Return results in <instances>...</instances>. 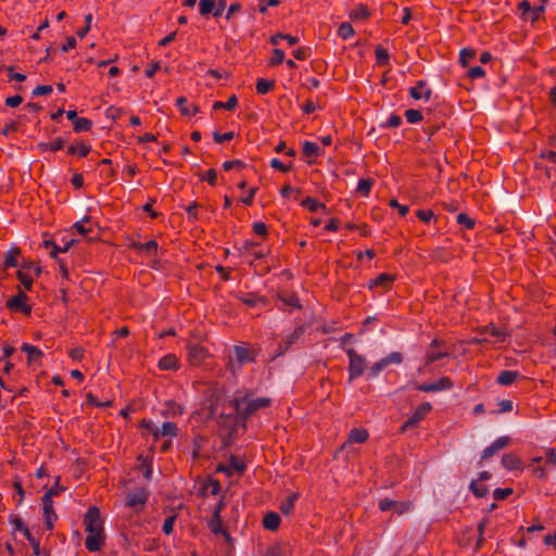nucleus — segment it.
I'll use <instances>...</instances> for the list:
<instances>
[{
  "label": "nucleus",
  "instance_id": "f257e3e1",
  "mask_svg": "<svg viewBox=\"0 0 556 556\" xmlns=\"http://www.w3.org/2000/svg\"><path fill=\"white\" fill-rule=\"evenodd\" d=\"M349 358V382H352L362 377L367 370V379H375L390 365H401L404 362V356L401 352H391L384 357L367 367L366 357L359 354L355 349L348 348L344 350Z\"/></svg>",
  "mask_w": 556,
  "mask_h": 556
},
{
  "label": "nucleus",
  "instance_id": "f03ea898",
  "mask_svg": "<svg viewBox=\"0 0 556 556\" xmlns=\"http://www.w3.org/2000/svg\"><path fill=\"white\" fill-rule=\"evenodd\" d=\"M85 531L88 535L85 541L86 548L93 553L99 552L105 545L104 520L98 506H90L84 516Z\"/></svg>",
  "mask_w": 556,
  "mask_h": 556
},
{
  "label": "nucleus",
  "instance_id": "7ed1b4c3",
  "mask_svg": "<svg viewBox=\"0 0 556 556\" xmlns=\"http://www.w3.org/2000/svg\"><path fill=\"white\" fill-rule=\"evenodd\" d=\"M273 404L270 397L261 396L254 397L253 391L248 389L242 394L236 395L229 401V406L240 412V419L248 422V420L256 414L257 410L268 408Z\"/></svg>",
  "mask_w": 556,
  "mask_h": 556
},
{
  "label": "nucleus",
  "instance_id": "20e7f679",
  "mask_svg": "<svg viewBox=\"0 0 556 556\" xmlns=\"http://www.w3.org/2000/svg\"><path fill=\"white\" fill-rule=\"evenodd\" d=\"M451 355L450 348L441 338H434L428 345L425 356L422 358L424 366L418 368V372L421 374L425 369H427L433 363L448 357Z\"/></svg>",
  "mask_w": 556,
  "mask_h": 556
},
{
  "label": "nucleus",
  "instance_id": "39448f33",
  "mask_svg": "<svg viewBox=\"0 0 556 556\" xmlns=\"http://www.w3.org/2000/svg\"><path fill=\"white\" fill-rule=\"evenodd\" d=\"M233 356L238 369H241L244 365L255 363L256 357L260 354L261 349L254 348L251 343L243 342L238 345H233Z\"/></svg>",
  "mask_w": 556,
  "mask_h": 556
},
{
  "label": "nucleus",
  "instance_id": "423d86ee",
  "mask_svg": "<svg viewBox=\"0 0 556 556\" xmlns=\"http://www.w3.org/2000/svg\"><path fill=\"white\" fill-rule=\"evenodd\" d=\"M217 422L222 430L226 432H238L239 428L247 429L245 421L240 419V412L235 409L229 414L220 413Z\"/></svg>",
  "mask_w": 556,
  "mask_h": 556
},
{
  "label": "nucleus",
  "instance_id": "0eeeda50",
  "mask_svg": "<svg viewBox=\"0 0 556 556\" xmlns=\"http://www.w3.org/2000/svg\"><path fill=\"white\" fill-rule=\"evenodd\" d=\"M544 10L543 4L532 5L528 0H522L517 5V12L520 18L530 23L538 21L544 13Z\"/></svg>",
  "mask_w": 556,
  "mask_h": 556
},
{
  "label": "nucleus",
  "instance_id": "6e6552de",
  "mask_svg": "<svg viewBox=\"0 0 556 556\" xmlns=\"http://www.w3.org/2000/svg\"><path fill=\"white\" fill-rule=\"evenodd\" d=\"M432 410L430 402H422L414 413L408 417L406 421L401 426V432H405L409 429L416 428L418 424L426 418V416Z\"/></svg>",
  "mask_w": 556,
  "mask_h": 556
},
{
  "label": "nucleus",
  "instance_id": "1a4fd4ad",
  "mask_svg": "<svg viewBox=\"0 0 556 556\" xmlns=\"http://www.w3.org/2000/svg\"><path fill=\"white\" fill-rule=\"evenodd\" d=\"M378 508L381 511H388L393 509L397 515H403L410 511L414 508V505L413 502L410 501H395L386 497L379 500Z\"/></svg>",
  "mask_w": 556,
  "mask_h": 556
},
{
  "label": "nucleus",
  "instance_id": "9d476101",
  "mask_svg": "<svg viewBox=\"0 0 556 556\" xmlns=\"http://www.w3.org/2000/svg\"><path fill=\"white\" fill-rule=\"evenodd\" d=\"M245 470L247 465L244 460L236 455H231L229 457L228 465L220 463L216 467V472L226 473L228 477H231L233 472H237L239 476H242L245 472Z\"/></svg>",
  "mask_w": 556,
  "mask_h": 556
},
{
  "label": "nucleus",
  "instance_id": "9b49d317",
  "mask_svg": "<svg viewBox=\"0 0 556 556\" xmlns=\"http://www.w3.org/2000/svg\"><path fill=\"white\" fill-rule=\"evenodd\" d=\"M226 9L225 0H200L199 12L203 16L212 14L214 17L223 15Z\"/></svg>",
  "mask_w": 556,
  "mask_h": 556
},
{
  "label": "nucleus",
  "instance_id": "f8f14e48",
  "mask_svg": "<svg viewBox=\"0 0 556 556\" xmlns=\"http://www.w3.org/2000/svg\"><path fill=\"white\" fill-rule=\"evenodd\" d=\"M187 349L188 362L191 366H201L211 356L208 350L200 344L189 343Z\"/></svg>",
  "mask_w": 556,
  "mask_h": 556
},
{
  "label": "nucleus",
  "instance_id": "ddd939ff",
  "mask_svg": "<svg viewBox=\"0 0 556 556\" xmlns=\"http://www.w3.org/2000/svg\"><path fill=\"white\" fill-rule=\"evenodd\" d=\"M236 299L249 307H267L269 301L266 296L260 295L255 292H237Z\"/></svg>",
  "mask_w": 556,
  "mask_h": 556
},
{
  "label": "nucleus",
  "instance_id": "4468645a",
  "mask_svg": "<svg viewBox=\"0 0 556 556\" xmlns=\"http://www.w3.org/2000/svg\"><path fill=\"white\" fill-rule=\"evenodd\" d=\"M27 294L18 289V293L7 301V307L12 312H21L25 315H30L31 306L27 305Z\"/></svg>",
  "mask_w": 556,
  "mask_h": 556
},
{
  "label": "nucleus",
  "instance_id": "2eb2a0df",
  "mask_svg": "<svg viewBox=\"0 0 556 556\" xmlns=\"http://www.w3.org/2000/svg\"><path fill=\"white\" fill-rule=\"evenodd\" d=\"M445 126L443 117H437L431 111L426 113L425 125L422 131L429 137L434 136L442 127Z\"/></svg>",
  "mask_w": 556,
  "mask_h": 556
},
{
  "label": "nucleus",
  "instance_id": "dca6fc26",
  "mask_svg": "<svg viewBox=\"0 0 556 556\" xmlns=\"http://www.w3.org/2000/svg\"><path fill=\"white\" fill-rule=\"evenodd\" d=\"M148 498V490L146 488H140L127 493L125 504L130 508H137L138 506L142 508L147 503Z\"/></svg>",
  "mask_w": 556,
  "mask_h": 556
},
{
  "label": "nucleus",
  "instance_id": "f3484780",
  "mask_svg": "<svg viewBox=\"0 0 556 556\" xmlns=\"http://www.w3.org/2000/svg\"><path fill=\"white\" fill-rule=\"evenodd\" d=\"M395 281V276L387 273L379 274L375 279L370 280L369 289H380L381 292H387L392 289Z\"/></svg>",
  "mask_w": 556,
  "mask_h": 556
},
{
  "label": "nucleus",
  "instance_id": "a211bd4d",
  "mask_svg": "<svg viewBox=\"0 0 556 556\" xmlns=\"http://www.w3.org/2000/svg\"><path fill=\"white\" fill-rule=\"evenodd\" d=\"M128 248L136 252H144L147 255H157V242L155 240H150L144 243L129 240Z\"/></svg>",
  "mask_w": 556,
  "mask_h": 556
},
{
  "label": "nucleus",
  "instance_id": "6ab92c4d",
  "mask_svg": "<svg viewBox=\"0 0 556 556\" xmlns=\"http://www.w3.org/2000/svg\"><path fill=\"white\" fill-rule=\"evenodd\" d=\"M208 528L214 534H222L226 541H231V535L228 530L223 527L222 517L217 511H213L211 520L208 521Z\"/></svg>",
  "mask_w": 556,
  "mask_h": 556
},
{
  "label": "nucleus",
  "instance_id": "aec40b11",
  "mask_svg": "<svg viewBox=\"0 0 556 556\" xmlns=\"http://www.w3.org/2000/svg\"><path fill=\"white\" fill-rule=\"evenodd\" d=\"M211 489L212 495H217L220 490L222 485L219 480L208 476L203 482L199 491V496H205L207 490Z\"/></svg>",
  "mask_w": 556,
  "mask_h": 556
},
{
  "label": "nucleus",
  "instance_id": "412c9836",
  "mask_svg": "<svg viewBox=\"0 0 556 556\" xmlns=\"http://www.w3.org/2000/svg\"><path fill=\"white\" fill-rule=\"evenodd\" d=\"M427 86V83L425 80H418L414 87L409 89V94L414 100H420L421 98L426 100H430L432 96L431 89H426L424 92H421L422 89H425Z\"/></svg>",
  "mask_w": 556,
  "mask_h": 556
},
{
  "label": "nucleus",
  "instance_id": "4be33fe9",
  "mask_svg": "<svg viewBox=\"0 0 556 556\" xmlns=\"http://www.w3.org/2000/svg\"><path fill=\"white\" fill-rule=\"evenodd\" d=\"M161 370H178L180 367L179 359L175 354L168 353L164 355L157 364Z\"/></svg>",
  "mask_w": 556,
  "mask_h": 556
},
{
  "label": "nucleus",
  "instance_id": "5701e85b",
  "mask_svg": "<svg viewBox=\"0 0 556 556\" xmlns=\"http://www.w3.org/2000/svg\"><path fill=\"white\" fill-rule=\"evenodd\" d=\"M501 463L507 470L521 469L522 462L515 453H507L502 456Z\"/></svg>",
  "mask_w": 556,
  "mask_h": 556
},
{
  "label": "nucleus",
  "instance_id": "b1692460",
  "mask_svg": "<svg viewBox=\"0 0 556 556\" xmlns=\"http://www.w3.org/2000/svg\"><path fill=\"white\" fill-rule=\"evenodd\" d=\"M22 254V250L21 248L18 247H12L5 257H4V261H3V264H2V270H7L8 268H11V267H16L18 265V262H17V257Z\"/></svg>",
  "mask_w": 556,
  "mask_h": 556
},
{
  "label": "nucleus",
  "instance_id": "393cba45",
  "mask_svg": "<svg viewBox=\"0 0 556 556\" xmlns=\"http://www.w3.org/2000/svg\"><path fill=\"white\" fill-rule=\"evenodd\" d=\"M280 522V516L275 511H268L265 514L262 521L264 529L269 531H276L279 528Z\"/></svg>",
  "mask_w": 556,
  "mask_h": 556
},
{
  "label": "nucleus",
  "instance_id": "a878e982",
  "mask_svg": "<svg viewBox=\"0 0 556 556\" xmlns=\"http://www.w3.org/2000/svg\"><path fill=\"white\" fill-rule=\"evenodd\" d=\"M520 377V372L517 370H503L496 378V382L500 386L508 387L513 384Z\"/></svg>",
  "mask_w": 556,
  "mask_h": 556
},
{
  "label": "nucleus",
  "instance_id": "bb28decb",
  "mask_svg": "<svg viewBox=\"0 0 556 556\" xmlns=\"http://www.w3.org/2000/svg\"><path fill=\"white\" fill-rule=\"evenodd\" d=\"M277 299L283 305L290 306V307L295 308V309H302L301 301H300L298 294L294 293V292H291L289 294H285V293L279 292L277 294Z\"/></svg>",
  "mask_w": 556,
  "mask_h": 556
},
{
  "label": "nucleus",
  "instance_id": "cd10ccee",
  "mask_svg": "<svg viewBox=\"0 0 556 556\" xmlns=\"http://www.w3.org/2000/svg\"><path fill=\"white\" fill-rule=\"evenodd\" d=\"M21 351L27 354V363L30 365L36 363L43 355L42 352L29 343L24 342L21 346Z\"/></svg>",
  "mask_w": 556,
  "mask_h": 556
},
{
  "label": "nucleus",
  "instance_id": "c85d7f7f",
  "mask_svg": "<svg viewBox=\"0 0 556 556\" xmlns=\"http://www.w3.org/2000/svg\"><path fill=\"white\" fill-rule=\"evenodd\" d=\"M185 413V408L181 404L170 400L165 403V409L162 412L164 417H176L181 416Z\"/></svg>",
  "mask_w": 556,
  "mask_h": 556
},
{
  "label": "nucleus",
  "instance_id": "c756f323",
  "mask_svg": "<svg viewBox=\"0 0 556 556\" xmlns=\"http://www.w3.org/2000/svg\"><path fill=\"white\" fill-rule=\"evenodd\" d=\"M299 497H300V493L299 492H293L290 495H288L280 503V506H279L280 511L283 515H290L293 511L295 502L299 500Z\"/></svg>",
  "mask_w": 556,
  "mask_h": 556
},
{
  "label": "nucleus",
  "instance_id": "7c9ffc66",
  "mask_svg": "<svg viewBox=\"0 0 556 556\" xmlns=\"http://www.w3.org/2000/svg\"><path fill=\"white\" fill-rule=\"evenodd\" d=\"M369 438V433L365 428H353L349 433L348 441L351 443H365Z\"/></svg>",
  "mask_w": 556,
  "mask_h": 556
},
{
  "label": "nucleus",
  "instance_id": "2f4dec72",
  "mask_svg": "<svg viewBox=\"0 0 556 556\" xmlns=\"http://www.w3.org/2000/svg\"><path fill=\"white\" fill-rule=\"evenodd\" d=\"M302 153L306 159H317L321 155V150L319 146L312 141H304Z\"/></svg>",
  "mask_w": 556,
  "mask_h": 556
},
{
  "label": "nucleus",
  "instance_id": "473e14b6",
  "mask_svg": "<svg viewBox=\"0 0 556 556\" xmlns=\"http://www.w3.org/2000/svg\"><path fill=\"white\" fill-rule=\"evenodd\" d=\"M305 327L303 325H299L294 328V330L287 336L282 342L287 348H291L293 344L298 342L299 339H301L304 336Z\"/></svg>",
  "mask_w": 556,
  "mask_h": 556
},
{
  "label": "nucleus",
  "instance_id": "72a5a7b5",
  "mask_svg": "<svg viewBox=\"0 0 556 556\" xmlns=\"http://www.w3.org/2000/svg\"><path fill=\"white\" fill-rule=\"evenodd\" d=\"M275 80L267 78H257L255 89L258 94H266L275 88Z\"/></svg>",
  "mask_w": 556,
  "mask_h": 556
},
{
  "label": "nucleus",
  "instance_id": "f704fd0d",
  "mask_svg": "<svg viewBox=\"0 0 556 556\" xmlns=\"http://www.w3.org/2000/svg\"><path fill=\"white\" fill-rule=\"evenodd\" d=\"M301 205L307 208L309 212H317L319 208H321L325 213H327V206L312 197H306L303 199Z\"/></svg>",
  "mask_w": 556,
  "mask_h": 556
},
{
  "label": "nucleus",
  "instance_id": "c9c22d12",
  "mask_svg": "<svg viewBox=\"0 0 556 556\" xmlns=\"http://www.w3.org/2000/svg\"><path fill=\"white\" fill-rule=\"evenodd\" d=\"M178 435V427L175 422L166 421L159 428V439L161 437L175 438Z\"/></svg>",
  "mask_w": 556,
  "mask_h": 556
},
{
  "label": "nucleus",
  "instance_id": "e433bc0d",
  "mask_svg": "<svg viewBox=\"0 0 556 556\" xmlns=\"http://www.w3.org/2000/svg\"><path fill=\"white\" fill-rule=\"evenodd\" d=\"M238 105V98L236 94H231L226 102L216 101L213 104V110H227L233 111Z\"/></svg>",
  "mask_w": 556,
  "mask_h": 556
},
{
  "label": "nucleus",
  "instance_id": "4c0bfd02",
  "mask_svg": "<svg viewBox=\"0 0 556 556\" xmlns=\"http://www.w3.org/2000/svg\"><path fill=\"white\" fill-rule=\"evenodd\" d=\"M481 333H488L496 338L498 342H504L507 337V333L501 330L500 328L495 327L494 324H489L484 326L481 330Z\"/></svg>",
  "mask_w": 556,
  "mask_h": 556
},
{
  "label": "nucleus",
  "instance_id": "58836bf2",
  "mask_svg": "<svg viewBox=\"0 0 556 556\" xmlns=\"http://www.w3.org/2000/svg\"><path fill=\"white\" fill-rule=\"evenodd\" d=\"M93 122L87 117H78L74 121L73 130L77 134L91 130Z\"/></svg>",
  "mask_w": 556,
  "mask_h": 556
},
{
  "label": "nucleus",
  "instance_id": "ea45409f",
  "mask_svg": "<svg viewBox=\"0 0 556 556\" xmlns=\"http://www.w3.org/2000/svg\"><path fill=\"white\" fill-rule=\"evenodd\" d=\"M370 15L369 10L364 4H358L356 8L351 10L350 18L353 21H365Z\"/></svg>",
  "mask_w": 556,
  "mask_h": 556
},
{
  "label": "nucleus",
  "instance_id": "a19ab883",
  "mask_svg": "<svg viewBox=\"0 0 556 556\" xmlns=\"http://www.w3.org/2000/svg\"><path fill=\"white\" fill-rule=\"evenodd\" d=\"M376 54V63L378 66H387L389 65L390 54L387 49L381 46H377L375 49Z\"/></svg>",
  "mask_w": 556,
  "mask_h": 556
},
{
  "label": "nucleus",
  "instance_id": "79ce46f5",
  "mask_svg": "<svg viewBox=\"0 0 556 556\" xmlns=\"http://www.w3.org/2000/svg\"><path fill=\"white\" fill-rule=\"evenodd\" d=\"M430 257L433 261L446 263L451 257V253L443 247H437L430 252Z\"/></svg>",
  "mask_w": 556,
  "mask_h": 556
},
{
  "label": "nucleus",
  "instance_id": "37998d69",
  "mask_svg": "<svg viewBox=\"0 0 556 556\" xmlns=\"http://www.w3.org/2000/svg\"><path fill=\"white\" fill-rule=\"evenodd\" d=\"M374 182L375 181L371 178L359 179L356 192L362 197H368L374 186Z\"/></svg>",
  "mask_w": 556,
  "mask_h": 556
},
{
  "label": "nucleus",
  "instance_id": "c03bdc74",
  "mask_svg": "<svg viewBox=\"0 0 556 556\" xmlns=\"http://www.w3.org/2000/svg\"><path fill=\"white\" fill-rule=\"evenodd\" d=\"M43 509V520L47 530L53 529V522L58 519V515L53 507H46Z\"/></svg>",
  "mask_w": 556,
  "mask_h": 556
},
{
  "label": "nucleus",
  "instance_id": "a18cd8bd",
  "mask_svg": "<svg viewBox=\"0 0 556 556\" xmlns=\"http://www.w3.org/2000/svg\"><path fill=\"white\" fill-rule=\"evenodd\" d=\"M139 428L148 430L153 437V442L159 441V427L155 426L152 420L141 419L139 422Z\"/></svg>",
  "mask_w": 556,
  "mask_h": 556
},
{
  "label": "nucleus",
  "instance_id": "49530a36",
  "mask_svg": "<svg viewBox=\"0 0 556 556\" xmlns=\"http://www.w3.org/2000/svg\"><path fill=\"white\" fill-rule=\"evenodd\" d=\"M138 462L140 463V469L143 470V477L147 480H150L152 477V460L143 457L142 455L138 456Z\"/></svg>",
  "mask_w": 556,
  "mask_h": 556
},
{
  "label": "nucleus",
  "instance_id": "de8ad7c7",
  "mask_svg": "<svg viewBox=\"0 0 556 556\" xmlns=\"http://www.w3.org/2000/svg\"><path fill=\"white\" fill-rule=\"evenodd\" d=\"M264 556H287V546L281 543H276L267 547Z\"/></svg>",
  "mask_w": 556,
  "mask_h": 556
},
{
  "label": "nucleus",
  "instance_id": "09e8293b",
  "mask_svg": "<svg viewBox=\"0 0 556 556\" xmlns=\"http://www.w3.org/2000/svg\"><path fill=\"white\" fill-rule=\"evenodd\" d=\"M469 490L478 498H483L489 494V488L486 485H479L477 480H471Z\"/></svg>",
  "mask_w": 556,
  "mask_h": 556
},
{
  "label": "nucleus",
  "instance_id": "8fccbe9b",
  "mask_svg": "<svg viewBox=\"0 0 556 556\" xmlns=\"http://www.w3.org/2000/svg\"><path fill=\"white\" fill-rule=\"evenodd\" d=\"M476 58V50L472 48H464L459 52V63L463 67H467L470 60Z\"/></svg>",
  "mask_w": 556,
  "mask_h": 556
},
{
  "label": "nucleus",
  "instance_id": "3c124183",
  "mask_svg": "<svg viewBox=\"0 0 556 556\" xmlns=\"http://www.w3.org/2000/svg\"><path fill=\"white\" fill-rule=\"evenodd\" d=\"M91 220V217L86 215L79 222H76L74 224V228L76 229V231L78 233H80L81 236H87L89 235L90 232H92V228L91 227H87L85 226L86 223H90Z\"/></svg>",
  "mask_w": 556,
  "mask_h": 556
},
{
  "label": "nucleus",
  "instance_id": "603ef678",
  "mask_svg": "<svg viewBox=\"0 0 556 556\" xmlns=\"http://www.w3.org/2000/svg\"><path fill=\"white\" fill-rule=\"evenodd\" d=\"M404 116L409 124H417L425 118L422 113L419 110L415 109L406 110Z\"/></svg>",
  "mask_w": 556,
  "mask_h": 556
},
{
  "label": "nucleus",
  "instance_id": "864d4df0",
  "mask_svg": "<svg viewBox=\"0 0 556 556\" xmlns=\"http://www.w3.org/2000/svg\"><path fill=\"white\" fill-rule=\"evenodd\" d=\"M205 442V438L198 434L193 438L192 441V457L194 459H198L201 455V450L203 447V444Z\"/></svg>",
  "mask_w": 556,
  "mask_h": 556
},
{
  "label": "nucleus",
  "instance_id": "5fc2aeb1",
  "mask_svg": "<svg viewBox=\"0 0 556 556\" xmlns=\"http://www.w3.org/2000/svg\"><path fill=\"white\" fill-rule=\"evenodd\" d=\"M16 278L23 285L25 290H27V291L31 290L33 285H34V279L30 277L29 274H27V273H25L23 270H17Z\"/></svg>",
  "mask_w": 556,
  "mask_h": 556
},
{
  "label": "nucleus",
  "instance_id": "6e6d98bb",
  "mask_svg": "<svg viewBox=\"0 0 556 556\" xmlns=\"http://www.w3.org/2000/svg\"><path fill=\"white\" fill-rule=\"evenodd\" d=\"M410 386L421 392H439V386H437L435 381L429 383H418L413 381L410 382Z\"/></svg>",
  "mask_w": 556,
  "mask_h": 556
},
{
  "label": "nucleus",
  "instance_id": "4d7b16f0",
  "mask_svg": "<svg viewBox=\"0 0 556 556\" xmlns=\"http://www.w3.org/2000/svg\"><path fill=\"white\" fill-rule=\"evenodd\" d=\"M498 408L496 410H492L493 415H501L505 413H510L514 409V403L510 400H501L498 403Z\"/></svg>",
  "mask_w": 556,
  "mask_h": 556
},
{
  "label": "nucleus",
  "instance_id": "13d9d810",
  "mask_svg": "<svg viewBox=\"0 0 556 556\" xmlns=\"http://www.w3.org/2000/svg\"><path fill=\"white\" fill-rule=\"evenodd\" d=\"M41 247L46 250H50L49 254L52 258H56L61 251V247L58 245L52 239H46L41 243Z\"/></svg>",
  "mask_w": 556,
  "mask_h": 556
},
{
  "label": "nucleus",
  "instance_id": "bf43d9fd",
  "mask_svg": "<svg viewBox=\"0 0 556 556\" xmlns=\"http://www.w3.org/2000/svg\"><path fill=\"white\" fill-rule=\"evenodd\" d=\"M416 217L424 224H429L432 219L437 220L433 211L431 210H417Z\"/></svg>",
  "mask_w": 556,
  "mask_h": 556
},
{
  "label": "nucleus",
  "instance_id": "052dcab7",
  "mask_svg": "<svg viewBox=\"0 0 556 556\" xmlns=\"http://www.w3.org/2000/svg\"><path fill=\"white\" fill-rule=\"evenodd\" d=\"M292 55L296 60L304 61L312 55V49L309 47H299L292 51Z\"/></svg>",
  "mask_w": 556,
  "mask_h": 556
},
{
  "label": "nucleus",
  "instance_id": "680f3d73",
  "mask_svg": "<svg viewBox=\"0 0 556 556\" xmlns=\"http://www.w3.org/2000/svg\"><path fill=\"white\" fill-rule=\"evenodd\" d=\"M200 180L207 181L210 186L214 187L217 185V172L214 168H210L200 175Z\"/></svg>",
  "mask_w": 556,
  "mask_h": 556
},
{
  "label": "nucleus",
  "instance_id": "e2e57ef3",
  "mask_svg": "<svg viewBox=\"0 0 556 556\" xmlns=\"http://www.w3.org/2000/svg\"><path fill=\"white\" fill-rule=\"evenodd\" d=\"M457 223L463 225L466 229H473L476 222L466 213H459L456 217Z\"/></svg>",
  "mask_w": 556,
  "mask_h": 556
},
{
  "label": "nucleus",
  "instance_id": "0e129e2a",
  "mask_svg": "<svg viewBox=\"0 0 556 556\" xmlns=\"http://www.w3.org/2000/svg\"><path fill=\"white\" fill-rule=\"evenodd\" d=\"M514 493V489L513 488H496L494 491H493V497L494 500L496 501H504L506 500L508 496H510L511 494Z\"/></svg>",
  "mask_w": 556,
  "mask_h": 556
},
{
  "label": "nucleus",
  "instance_id": "69168bd1",
  "mask_svg": "<svg viewBox=\"0 0 556 556\" xmlns=\"http://www.w3.org/2000/svg\"><path fill=\"white\" fill-rule=\"evenodd\" d=\"M285 61V52L281 49H274L273 56L270 58L268 64L269 66H277Z\"/></svg>",
  "mask_w": 556,
  "mask_h": 556
},
{
  "label": "nucleus",
  "instance_id": "338daca9",
  "mask_svg": "<svg viewBox=\"0 0 556 556\" xmlns=\"http://www.w3.org/2000/svg\"><path fill=\"white\" fill-rule=\"evenodd\" d=\"M252 229L255 235L260 236L263 239H266L268 237L267 225L263 222L254 223Z\"/></svg>",
  "mask_w": 556,
  "mask_h": 556
},
{
  "label": "nucleus",
  "instance_id": "774afa93",
  "mask_svg": "<svg viewBox=\"0 0 556 556\" xmlns=\"http://www.w3.org/2000/svg\"><path fill=\"white\" fill-rule=\"evenodd\" d=\"M76 149L78 157H86L91 151V146L84 140H79L76 143Z\"/></svg>",
  "mask_w": 556,
  "mask_h": 556
}]
</instances>
